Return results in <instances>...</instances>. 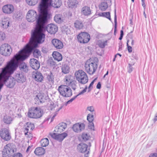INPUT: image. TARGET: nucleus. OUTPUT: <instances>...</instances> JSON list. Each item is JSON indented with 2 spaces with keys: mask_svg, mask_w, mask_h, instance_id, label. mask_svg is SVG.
<instances>
[{
  "mask_svg": "<svg viewBox=\"0 0 157 157\" xmlns=\"http://www.w3.org/2000/svg\"><path fill=\"white\" fill-rule=\"evenodd\" d=\"M54 20L56 23L60 24L64 21V17L62 14H57L54 17Z\"/></svg>",
  "mask_w": 157,
  "mask_h": 157,
  "instance_id": "nucleus-24",
  "label": "nucleus"
},
{
  "mask_svg": "<svg viewBox=\"0 0 157 157\" xmlns=\"http://www.w3.org/2000/svg\"><path fill=\"white\" fill-rule=\"evenodd\" d=\"M45 152V149L42 147L36 148L34 151L35 154L39 156L44 155Z\"/></svg>",
  "mask_w": 157,
  "mask_h": 157,
  "instance_id": "nucleus-27",
  "label": "nucleus"
},
{
  "mask_svg": "<svg viewBox=\"0 0 157 157\" xmlns=\"http://www.w3.org/2000/svg\"><path fill=\"white\" fill-rule=\"evenodd\" d=\"M52 56L55 60L58 61H61L62 59V55L57 52H54L52 53Z\"/></svg>",
  "mask_w": 157,
  "mask_h": 157,
  "instance_id": "nucleus-26",
  "label": "nucleus"
},
{
  "mask_svg": "<svg viewBox=\"0 0 157 157\" xmlns=\"http://www.w3.org/2000/svg\"><path fill=\"white\" fill-rule=\"evenodd\" d=\"M59 130L60 132V131H63V129H62V128H56V129L54 130V131L56 132H58Z\"/></svg>",
  "mask_w": 157,
  "mask_h": 157,
  "instance_id": "nucleus-57",
  "label": "nucleus"
},
{
  "mask_svg": "<svg viewBox=\"0 0 157 157\" xmlns=\"http://www.w3.org/2000/svg\"><path fill=\"white\" fill-rule=\"evenodd\" d=\"M46 78L50 83L53 84L54 82V77L52 73L50 72L49 74L47 75Z\"/></svg>",
  "mask_w": 157,
  "mask_h": 157,
  "instance_id": "nucleus-35",
  "label": "nucleus"
},
{
  "mask_svg": "<svg viewBox=\"0 0 157 157\" xmlns=\"http://www.w3.org/2000/svg\"><path fill=\"white\" fill-rule=\"evenodd\" d=\"M25 130L24 131V134L25 135H28V134H30L31 133L30 132H29L28 128H25Z\"/></svg>",
  "mask_w": 157,
  "mask_h": 157,
  "instance_id": "nucleus-54",
  "label": "nucleus"
},
{
  "mask_svg": "<svg viewBox=\"0 0 157 157\" xmlns=\"http://www.w3.org/2000/svg\"><path fill=\"white\" fill-rule=\"evenodd\" d=\"M134 63H129L128 64V72L129 73H130L133 70V68L132 67V66L134 65Z\"/></svg>",
  "mask_w": 157,
  "mask_h": 157,
  "instance_id": "nucleus-45",
  "label": "nucleus"
},
{
  "mask_svg": "<svg viewBox=\"0 0 157 157\" xmlns=\"http://www.w3.org/2000/svg\"><path fill=\"white\" fill-rule=\"evenodd\" d=\"M43 114V111L40 107H34L29 109L28 115L30 118L37 119L40 118Z\"/></svg>",
  "mask_w": 157,
  "mask_h": 157,
  "instance_id": "nucleus-4",
  "label": "nucleus"
},
{
  "mask_svg": "<svg viewBox=\"0 0 157 157\" xmlns=\"http://www.w3.org/2000/svg\"><path fill=\"white\" fill-rule=\"evenodd\" d=\"M36 22L35 29L32 33L29 43L26 44L23 49L14 56V58L17 59L24 57L25 59L22 60H24L27 57V55L32 52L33 49V46L36 48L37 46V44L41 43L44 41L45 35L44 33L45 30L44 26V23H43L41 21L39 23L38 19Z\"/></svg>",
  "mask_w": 157,
  "mask_h": 157,
  "instance_id": "nucleus-1",
  "label": "nucleus"
},
{
  "mask_svg": "<svg viewBox=\"0 0 157 157\" xmlns=\"http://www.w3.org/2000/svg\"><path fill=\"white\" fill-rule=\"evenodd\" d=\"M71 122L70 121H67L66 123L61 122L58 124L57 127L58 128H66L67 127H69Z\"/></svg>",
  "mask_w": 157,
  "mask_h": 157,
  "instance_id": "nucleus-30",
  "label": "nucleus"
},
{
  "mask_svg": "<svg viewBox=\"0 0 157 157\" xmlns=\"http://www.w3.org/2000/svg\"><path fill=\"white\" fill-rule=\"evenodd\" d=\"M41 146L43 147H46L49 144V140L47 138L42 139L40 141Z\"/></svg>",
  "mask_w": 157,
  "mask_h": 157,
  "instance_id": "nucleus-39",
  "label": "nucleus"
},
{
  "mask_svg": "<svg viewBox=\"0 0 157 157\" xmlns=\"http://www.w3.org/2000/svg\"><path fill=\"white\" fill-rule=\"evenodd\" d=\"M48 109L51 110H54L56 112L59 111L61 108L62 107H60L59 108H58V106L54 105V103L52 102H50V103H48Z\"/></svg>",
  "mask_w": 157,
  "mask_h": 157,
  "instance_id": "nucleus-23",
  "label": "nucleus"
},
{
  "mask_svg": "<svg viewBox=\"0 0 157 157\" xmlns=\"http://www.w3.org/2000/svg\"><path fill=\"white\" fill-rule=\"evenodd\" d=\"M124 35L123 31L122 30L121 31L120 36H123Z\"/></svg>",
  "mask_w": 157,
  "mask_h": 157,
  "instance_id": "nucleus-64",
  "label": "nucleus"
},
{
  "mask_svg": "<svg viewBox=\"0 0 157 157\" xmlns=\"http://www.w3.org/2000/svg\"><path fill=\"white\" fill-rule=\"evenodd\" d=\"M81 12L85 15L87 16L91 13V11L90 8L87 6H84L82 8Z\"/></svg>",
  "mask_w": 157,
  "mask_h": 157,
  "instance_id": "nucleus-28",
  "label": "nucleus"
},
{
  "mask_svg": "<svg viewBox=\"0 0 157 157\" xmlns=\"http://www.w3.org/2000/svg\"><path fill=\"white\" fill-rule=\"evenodd\" d=\"M128 52L131 53L132 51V48L131 46H128Z\"/></svg>",
  "mask_w": 157,
  "mask_h": 157,
  "instance_id": "nucleus-58",
  "label": "nucleus"
},
{
  "mask_svg": "<svg viewBox=\"0 0 157 157\" xmlns=\"http://www.w3.org/2000/svg\"><path fill=\"white\" fill-rule=\"evenodd\" d=\"M88 145L82 143L79 144L77 146L78 150L81 153H84L87 151Z\"/></svg>",
  "mask_w": 157,
  "mask_h": 157,
  "instance_id": "nucleus-22",
  "label": "nucleus"
},
{
  "mask_svg": "<svg viewBox=\"0 0 157 157\" xmlns=\"http://www.w3.org/2000/svg\"><path fill=\"white\" fill-rule=\"evenodd\" d=\"M130 41H131V45L132 46H133L134 44V40L132 39L131 40H130Z\"/></svg>",
  "mask_w": 157,
  "mask_h": 157,
  "instance_id": "nucleus-62",
  "label": "nucleus"
},
{
  "mask_svg": "<svg viewBox=\"0 0 157 157\" xmlns=\"http://www.w3.org/2000/svg\"><path fill=\"white\" fill-rule=\"evenodd\" d=\"M62 72L65 74L68 73L70 71V68L67 64L63 65L62 66Z\"/></svg>",
  "mask_w": 157,
  "mask_h": 157,
  "instance_id": "nucleus-34",
  "label": "nucleus"
},
{
  "mask_svg": "<svg viewBox=\"0 0 157 157\" xmlns=\"http://www.w3.org/2000/svg\"><path fill=\"white\" fill-rule=\"evenodd\" d=\"M61 0H41L39 5L40 13L37 19L38 23L40 21L44 23L47 20L49 11L52 7L58 8L61 6Z\"/></svg>",
  "mask_w": 157,
  "mask_h": 157,
  "instance_id": "nucleus-2",
  "label": "nucleus"
},
{
  "mask_svg": "<svg viewBox=\"0 0 157 157\" xmlns=\"http://www.w3.org/2000/svg\"><path fill=\"white\" fill-rule=\"evenodd\" d=\"M98 15L100 16H102L108 18V12H103L100 13Z\"/></svg>",
  "mask_w": 157,
  "mask_h": 157,
  "instance_id": "nucleus-49",
  "label": "nucleus"
},
{
  "mask_svg": "<svg viewBox=\"0 0 157 157\" xmlns=\"http://www.w3.org/2000/svg\"><path fill=\"white\" fill-rule=\"evenodd\" d=\"M0 136L5 140H9L11 138L9 129L7 128H2L0 131Z\"/></svg>",
  "mask_w": 157,
  "mask_h": 157,
  "instance_id": "nucleus-11",
  "label": "nucleus"
},
{
  "mask_svg": "<svg viewBox=\"0 0 157 157\" xmlns=\"http://www.w3.org/2000/svg\"><path fill=\"white\" fill-rule=\"evenodd\" d=\"M130 41V39H127V48L128 46H130L129 45H128V43Z\"/></svg>",
  "mask_w": 157,
  "mask_h": 157,
  "instance_id": "nucleus-63",
  "label": "nucleus"
},
{
  "mask_svg": "<svg viewBox=\"0 0 157 157\" xmlns=\"http://www.w3.org/2000/svg\"><path fill=\"white\" fill-rule=\"evenodd\" d=\"M16 150V146L14 144L12 143L8 144L4 147L2 153L4 155H7L8 157H10L13 155Z\"/></svg>",
  "mask_w": 157,
  "mask_h": 157,
  "instance_id": "nucleus-6",
  "label": "nucleus"
},
{
  "mask_svg": "<svg viewBox=\"0 0 157 157\" xmlns=\"http://www.w3.org/2000/svg\"><path fill=\"white\" fill-rule=\"evenodd\" d=\"M75 75L77 80L82 84H85L88 81V78L87 75L82 70H79L75 72Z\"/></svg>",
  "mask_w": 157,
  "mask_h": 157,
  "instance_id": "nucleus-5",
  "label": "nucleus"
},
{
  "mask_svg": "<svg viewBox=\"0 0 157 157\" xmlns=\"http://www.w3.org/2000/svg\"><path fill=\"white\" fill-rule=\"evenodd\" d=\"M149 157H157V153H151L149 155Z\"/></svg>",
  "mask_w": 157,
  "mask_h": 157,
  "instance_id": "nucleus-55",
  "label": "nucleus"
},
{
  "mask_svg": "<svg viewBox=\"0 0 157 157\" xmlns=\"http://www.w3.org/2000/svg\"><path fill=\"white\" fill-rule=\"evenodd\" d=\"M87 89V87L86 86L85 88L82 91L79 92L78 94L77 95L74 96V97L72 98L70 100L68 101L66 103V105H67L68 104H70L73 101H74L78 96L81 95L83 94L84 93L86 92V90Z\"/></svg>",
  "mask_w": 157,
  "mask_h": 157,
  "instance_id": "nucleus-29",
  "label": "nucleus"
},
{
  "mask_svg": "<svg viewBox=\"0 0 157 157\" xmlns=\"http://www.w3.org/2000/svg\"><path fill=\"white\" fill-rule=\"evenodd\" d=\"M82 138L84 141H86L88 140L90 136L87 133H83L82 135Z\"/></svg>",
  "mask_w": 157,
  "mask_h": 157,
  "instance_id": "nucleus-44",
  "label": "nucleus"
},
{
  "mask_svg": "<svg viewBox=\"0 0 157 157\" xmlns=\"http://www.w3.org/2000/svg\"><path fill=\"white\" fill-rule=\"evenodd\" d=\"M107 40L104 41L101 40H98L97 43V44L100 48H103L107 45Z\"/></svg>",
  "mask_w": 157,
  "mask_h": 157,
  "instance_id": "nucleus-33",
  "label": "nucleus"
},
{
  "mask_svg": "<svg viewBox=\"0 0 157 157\" xmlns=\"http://www.w3.org/2000/svg\"><path fill=\"white\" fill-rule=\"evenodd\" d=\"M48 98V96L44 94L39 93L36 96L34 100L37 103L40 104V103L44 102Z\"/></svg>",
  "mask_w": 157,
  "mask_h": 157,
  "instance_id": "nucleus-14",
  "label": "nucleus"
},
{
  "mask_svg": "<svg viewBox=\"0 0 157 157\" xmlns=\"http://www.w3.org/2000/svg\"><path fill=\"white\" fill-rule=\"evenodd\" d=\"M31 146H29L28 147H27L26 150V152L27 153H28L29 152V148H31Z\"/></svg>",
  "mask_w": 157,
  "mask_h": 157,
  "instance_id": "nucleus-61",
  "label": "nucleus"
},
{
  "mask_svg": "<svg viewBox=\"0 0 157 157\" xmlns=\"http://www.w3.org/2000/svg\"><path fill=\"white\" fill-rule=\"evenodd\" d=\"M50 135L53 138L59 142L62 141L67 136V134L65 132H63L61 134L50 133Z\"/></svg>",
  "mask_w": 157,
  "mask_h": 157,
  "instance_id": "nucleus-13",
  "label": "nucleus"
},
{
  "mask_svg": "<svg viewBox=\"0 0 157 157\" xmlns=\"http://www.w3.org/2000/svg\"><path fill=\"white\" fill-rule=\"evenodd\" d=\"M71 77L70 75L66 76L64 78V82L66 86L70 85V84L73 81L71 79Z\"/></svg>",
  "mask_w": 157,
  "mask_h": 157,
  "instance_id": "nucleus-38",
  "label": "nucleus"
},
{
  "mask_svg": "<svg viewBox=\"0 0 157 157\" xmlns=\"http://www.w3.org/2000/svg\"><path fill=\"white\" fill-rule=\"evenodd\" d=\"M24 127L25 128H34L35 126L33 123L29 122L25 123L24 124Z\"/></svg>",
  "mask_w": 157,
  "mask_h": 157,
  "instance_id": "nucleus-43",
  "label": "nucleus"
},
{
  "mask_svg": "<svg viewBox=\"0 0 157 157\" xmlns=\"http://www.w3.org/2000/svg\"><path fill=\"white\" fill-rule=\"evenodd\" d=\"M5 34L3 32H0V41L3 40L5 38Z\"/></svg>",
  "mask_w": 157,
  "mask_h": 157,
  "instance_id": "nucleus-48",
  "label": "nucleus"
},
{
  "mask_svg": "<svg viewBox=\"0 0 157 157\" xmlns=\"http://www.w3.org/2000/svg\"><path fill=\"white\" fill-rule=\"evenodd\" d=\"M108 7V5L106 1L102 2L99 6V9L102 11L105 10Z\"/></svg>",
  "mask_w": 157,
  "mask_h": 157,
  "instance_id": "nucleus-36",
  "label": "nucleus"
},
{
  "mask_svg": "<svg viewBox=\"0 0 157 157\" xmlns=\"http://www.w3.org/2000/svg\"><path fill=\"white\" fill-rule=\"evenodd\" d=\"M52 43L55 48L58 49H61L63 47L62 42L60 40L54 39L52 40Z\"/></svg>",
  "mask_w": 157,
  "mask_h": 157,
  "instance_id": "nucleus-17",
  "label": "nucleus"
},
{
  "mask_svg": "<svg viewBox=\"0 0 157 157\" xmlns=\"http://www.w3.org/2000/svg\"><path fill=\"white\" fill-rule=\"evenodd\" d=\"M73 130L75 132H80L84 128H72Z\"/></svg>",
  "mask_w": 157,
  "mask_h": 157,
  "instance_id": "nucleus-50",
  "label": "nucleus"
},
{
  "mask_svg": "<svg viewBox=\"0 0 157 157\" xmlns=\"http://www.w3.org/2000/svg\"><path fill=\"white\" fill-rule=\"evenodd\" d=\"M9 19L8 18H3L1 23V27L3 29H6L9 26Z\"/></svg>",
  "mask_w": 157,
  "mask_h": 157,
  "instance_id": "nucleus-25",
  "label": "nucleus"
},
{
  "mask_svg": "<svg viewBox=\"0 0 157 157\" xmlns=\"http://www.w3.org/2000/svg\"><path fill=\"white\" fill-rule=\"evenodd\" d=\"M46 22L44 24V26L45 29L44 32L46 31V29L47 31L49 33L51 34H55L58 30V27L57 26L54 24H51L48 25L46 28L45 26V24Z\"/></svg>",
  "mask_w": 157,
  "mask_h": 157,
  "instance_id": "nucleus-12",
  "label": "nucleus"
},
{
  "mask_svg": "<svg viewBox=\"0 0 157 157\" xmlns=\"http://www.w3.org/2000/svg\"><path fill=\"white\" fill-rule=\"evenodd\" d=\"M86 110L93 113L95 112L94 108L93 106H88L86 108Z\"/></svg>",
  "mask_w": 157,
  "mask_h": 157,
  "instance_id": "nucleus-47",
  "label": "nucleus"
},
{
  "mask_svg": "<svg viewBox=\"0 0 157 157\" xmlns=\"http://www.w3.org/2000/svg\"><path fill=\"white\" fill-rule=\"evenodd\" d=\"M141 1L142 2V6H143V7L145 8L146 5L145 3V1L144 0H141Z\"/></svg>",
  "mask_w": 157,
  "mask_h": 157,
  "instance_id": "nucleus-60",
  "label": "nucleus"
},
{
  "mask_svg": "<svg viewBox=\"0 0 157 157\" xmlns=\"http://www.w3.org/2000/svg\"><path fill=\"white\" fill-rule=\"evenodd\" d=\"M97 89H100L101 88V84L100 82H99L97 85Z\"/></svg>",
  "mask_w": 157,
  "mask_h": 157,
  "instance_id": "nucleus-59",
  "label": "nucleus"
},
{
  "mask_svg": "<svg viewBox=\"0 0 157 157\" xmlns=\"http://www.w3.org/2000/svg\"><path fill=\"white\" fill-rule=\"evenodd\" d=\"M114 21H115V29H116V25H117V17H116V12L115 13V14ZM115 30H116L115 29L114 33V34H115Z\"/></svg>",
  "mask_w": 157,
  "mask_h": 157,
  "instance_id": "nucleus-56",
  "label": "nucleus"
},
{
  "mask_svg": "<svg viewBox=\"0 0 157 157\" xmlns=\"http://www.w3.org/2000/svg\"><path fill=\"white\" fill-rule=\"evenodd\" d=\"M23 60H19L17 63V65L19 62H20L19 65V68L20 70L21 71L25 72H27L28 71V67L27 66L26 64L24 62H23ZM17 66L16 67V68Z\"/></svg>",
  "mask_w": 157,
  "mask_h": 157,
  "instance_id": "nucleus-18",
  "label": "nucleus"
},
{
  "mask_svg": "<svg viewBox=\"0 0 157 157\" xmlns=\"http://www.w3.org/2000/svg\"><path fill=\"white\" fill-rule=\"evenodd\" d=\"M98 62L92 59L87 60L85 64V69L86 72L90 75H93L96 71L98 67Z\"/></svg>",
  "mask_w": 157,
  "mask_h": 157,
  "instance_id": "nucleus-3",
  "label": "nucleus"
},
{
  "mask_svg": "<svg viewBox=\"0 0 157 157\" xmlns=\"http://www.w3.org/2000/svg\"><path fill=\"white\" fill-rule=\"evenodd\" d=\"M86 123V122L76 123L73 125L72 128H85Z\"/></svg>",
  "mask_w": 157,
  "mask_h": 157,
  "instance_id": "nucleus-40",
  "label": "nucleus"
},
{
  "mask_svg": "<svg viewBox=\"0 0 157 157\" xmlns=\"http://www.w3.org/2000/svg\"><path fill=\"white\" fill-rule=\"evenodd\" d=\"M12 49L10 46L6 44L2 45L0 48V53L5 56H9L11 52Z\"/></svg>",
  "mask_w": 157,
  "mask_h": 157,
  "instance_id": "nucleus-8",
  "label": "nucleus"
},
{
  "mask_svg": "<svg viewBox=\"0 0 157 157\" xmlns=\"http://www.w3.org/2000/svg\"><path fill=\"white\" fill-rule=\"evenodd\" d=\"M30 65L32 68L34 70H38L40 67V63L39 61L35 59H30Z\"/></svg>",
  "mask_w": 157,
  "mask_h": 157,
  "instance_id": "nucleus-16",
  "label": "nucleus"
},
{
  "mask_svg": "<svg viewBox=\"0 0 157 157\" xmlns=\"http://www.w3.org/2000/svg\"><path fill=\"white\" fill-rule=\"evenodd\" d=\"M32 77L35 80L38 82H41L43 80L44 77L42 74L40 72L37 71L32 75Z\"/></svg>",
  "mask_w": 157,
  "mask_h": 157,
  "instance_id": "nucleus-20",
  "label": "nucleus"
},
{
  "mask_svg": "<svg viewBox=\"0 0 157 157\" xmlns=\"http://www.w3.org/2000/svg\"><path fill=\"white\" fill-rule=\"evenodd\" d=\"M58 91L60 94L64 97H69L72 95L71 89L66 85H61L59 86L58 88Z\"/></svg>",
  "mask_w": 157,
  "mask_h": 157,
  "instance_id": "nucleus-7",
  "label": "nucleus"
},
{
  "mask_svg": "<svg viewBox=\"0 0 157 157\" xmlns=\"http://www.w3.org/2000/svg\"><path fill=\"white\" fill-rule=\"evenodd\" d=\"M87 120L89 122L88 127L89 128H94V126L93 121L94 120V115L93 114H88L87 115Z\"/></svg>",
  "mask_w": 157,
  "mask_h": 157,
  "instance_id": "nucleus-21",
  "label": "nucleus"
},
{
  "mask_svg": "<svg viewBox=\"0 0 157 157\" xmlns=\"http://www.w3.org/2000/svg\"><path fill=\"white\" fill-rule=\"evenodd\" d=\"M15 80L17 82L20 83H23L26 80V78L23 74H17L15 76Z\"/></svg>",
  "mask_w": 157,
  "mask_h": 157,
  "instance_id": "nucleus-19",
  "label": "nucleus"
},
{
  "mask_svg": "<svg viewBox=\"0 0 157 157\" xmlns=\"http://www.w3.org/2000/svg\"><path fill=\"white\" fill-rule=\"evenodd\" d=\"M37 14L36 11L33 10H29L27 13L26 18L29 22H33L36 19Z\"/></svg>",
  "mask_w": 157,
  "mask_h": 157,
  "instance_id": "nucleus-10",
  "label": "nucleus"
},
{
  "mask_svg": "<svg viewBox=\"0 0 157 157\" xmlns=\"http://www.w3.org/2000/svg\"><path fill=\"white\" fill-rule=\"evenodd\" d=\"M127 39H130V40L133 39V36L132 34L129 33L128 34L127 36Z\"/></svg>",
  "mask_w": 157,
  "mask_h": 157,
  "instance_id": "nucleus-53",
  "label": "nucleus"
},
{
  "mask_svg": "<svg viewBox=\"0 0 157 157\" xmlns=\"http://www.w3.org/2000/svg\"><path fill=\"white\" fill-rule=\"evenodd\" d=\"M74 26L76 29H82L83 25L81 21L77 20L74 23Z\"/></svg>",
  "mask_w": 157,
  "mask_h": 157,
  "instance_id": "nucleus-32",
  "label": "nucleus"
},
{
  "mask_svg": "<svg viewBox=\"0 0 157 157\" xmlns=\"http://www.w3.org/2000/svg\"><path fill=\"white\" fill-rule=\"evenodd\" d=\"M97 78H95L92 82H91L90 83L89 86V87H88V89H90L91 87L93 85L94 82L96 80H97Z\"/></svg>",
  "mask_w": 157,
  "mask_h": 157,
  "instance_id": "nucleus-52",
  "label": "nucleus"
},
{
  "mask_svg": "<svg viewBox=\"0 0 157 157\" xmlns=\"http://www.w3.org/2000/svg\"><path fill=\"white\" fill-rule=\"evenodd\" d=\"M13 155L12 157H22V155L20 153H17L16 154Z\"/></svg>",
  "mask_w": 157,
  "mask_h": 157,
  "instance_id": "nucleus-51",
  "label": "nucleus"
},
{
  "mask_svg": "<svg viewBox=\"0 0 157 157\" xmlns=\"http://www.w3.org/2000/svg\"><path fill=\"white\" fill-rule=\"evenodd\" d=\"M68 3L69 7L75 8L78 4V2L76 0H69Z\"/></svg>",
  "mask_w": 157,
  "mask_h": 157,
  "instance_id": "nucleus-31",
  "label": "nucleus"
},
{
  "mask_svg": "<svg viewBox=\"0 0 157 157\" xmlns=\"http://www.w3.org/2000/svg\"><path fill=\"white\" fill-rule=\"evenodd\" d=\"M3 12L7 14L12 13L14 11L13 6L11 4H7L4 6L2 7Z\"/></svg>",
  "mask_w": 157,
  "mask_h": 157,
  "instance_id": "nucleus-15",
  "label": "nucleus"
},
{
  "mask_svg": "<svg viewBox=\"0 0 157 157\" xmlns=\"http://www.w3.org/2000/svg\"><path fill=\"white\" fill-rule=\"evenodd\" d=\"M77 38L80 43H86L89 41L90 36L87 33L83 32L80 33L77 36Z\"/></svg>",
  "mask_w": 157,
  "mask_h": 157,
  "instance_id": "nucleus-9",
  "label": "nucleus"
},
{
  "mask_svg": "<svg viewBox=\"0 0 157 157\" xmlns=\"http://www.w3.org/2000/svg\"><path fill=\"white\" fill-rule=\"evenodd\" d=\"M33 54L34 57L38 58L41 56V52L38 49H35L33 50Z\"/></svg>",
  "mask_w": 157,
  "mask_h": 157,
  "instance_id": "nucleus-41",
  "label": "nucleus"
},
{
  "mask_svg": "<svg viewBox=\"0 0 157 157\" xmlns=\"http://www.w3.org/2000/svg\"><path fill=\"white\" fill-rule=\"evenodd\" d=\"M12 120V118L10 116L6 115L4 117L3 121L6 124H10Z\"/></svg>",
  "mask_w": 157,
  "mask_h": 157,
  "instance_id": "nucleus-37",
  "label": "nucleus"
},
{
  "mask_svg": "<svg viewBox=\"0 0 157 157\" xmlns=\"http://www.w3.org/2000/svg\"><path fill=\"white\" fill-rule=\"evenodd\" d=\"M38 0H26L27 3L30 6H34L36 4Z\"/></svg>",
  "mask_w": 157,
  "mask_h": 157,
  "instance_id": "nucleus-42",
  "label": "nucleus"
},
{
  "mask_svg": "<svg viewBox=\"0 0 157 157\" xmlns=\"http://www.w3.org/2000/svg\"><path fill=\"white\" fill-rule=\"evenodd\" d=\"M77 82L76 81H73L70 84V85L69 86H71L72 87V89L74 90H75L76 88V84Z\"/></svg>",
  "mask_w": 157,
  "mask_h": 157,
  "instance_id": "nucleus-46",
  "label": "nucleus"
}]
</instances>
